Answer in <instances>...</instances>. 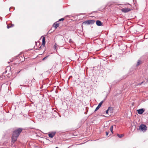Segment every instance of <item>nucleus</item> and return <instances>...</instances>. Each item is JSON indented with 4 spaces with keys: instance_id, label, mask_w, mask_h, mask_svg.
Instances as JSON below:
<instances>
[{
    "instance_id": "26",
    "label": "nucleus",
    "mask_w": 148,
    "mask_h": 148,
    "mask_svg": "<svg viewBox=\"0 0 148 148\" xmlns=\"http://www.w3.org/2000/svg\"><path fill=\"white\" fill-rule=\"evenodd\" d=\"M21 70L19 71H18V73H19L20 71H21Z\"/></svg>"
},
{
    "instance_id": "12",
    "label": "nucleus",
    "mask_w": 148,
    "mask_h": 148,
    "mask_svg": "<svg viewBox=\"0 0 148 148\" xmlns=\"http://www.w3.org/2000/svg\"><path fill=\"white\" fill-rule=\"evenodd\" d=\"M90 24H93L95 22V21L92 20H89Z\"/></svg>"
},
{
    "instance_id": "16",
    "label": "nucleus",
    "mask_w": 148,
    "mask_h": 148,
    "mask_svg": "<svg viewBox=\"0 0 148 148\" xmlns=\"http://www.w3.org/2000/svg\"><path fill=\"white\" fill-rule=\"evenodd\" d=\"M113 126L112 125L110 127V130L112 133H113Z\"/></svg>"
},
{
    "instance_id": "22",
    "label": "nucleus",
    "mask_w": 148,
    "mask_h": 148,
    "mask_svg": "<svg viewBox=\"0 0 148 148\" xmlns=\"http://www.w3.org/2000/svg\"><path fill=\"white\" fill-rule=\"evenodd\" d=\"M143 81L142 82H141V83L139 84H138L139 85H141V84H142L143 83Z\"/></svg>"
},
{
    "instance_id": "24",
    "label": "nucleus",
    "mask_w": 148,
    "mask_h": 148,
    "mask_svg": "<svg viewBox=\"0 0 148 148\" xmlns=\"http://www.w3.org/2000/svg\"><path fill=\"white\" fill-rule=\"evenodd\" d=\"M7 72V71H5V72H4L3 73H6Z\"/></svg>"
},
{
    "instance_id": "5",
    "label": "nucleus",
    "mask_w": 148,
    "mask_h": 148,
    "mask_svg": "<svg viewBox=\"0 0 148 148\" xmlns=\"http://www.w3.org/2000/svg\"><path fill=\"white\" fill-rule=\"evenodd\" d=\"M103 101H101L98 104L97 107H96V108L95 109V111H96L99 108L101 107V106L102 104L103 103Z\"/></svg>"
},
{
    "instance_id": "10",
    "label": "nucleus",
    "mask_w": 148,
    "mask_h": 148,
    "mask_svg": "<svg viewBox=\"0 0 148 148\" xmlns=\"http://www.w3.org/2000/svg\"><path fill=\"white\" fill-rule=\"evenodd\" d=\"M59 24H57V22H55L53 24V26L55 27V29L59 26Z\"/></svg>"
},
{
    "instance_id": "28",
    "label": "nucleus",
    "mask_w": 148,
    "mask_h": 148,
    "mask_svg": "<svg viewBox=\"0 0 148 148\" xmlns=\"http://www.w3.org/2000/svg\"><path fill=\"white\" fill-rule=\"evenodd\" d=\"M55 148H58V147H56Z\"/></svg>"
},
{
    "instance_id": "13",
    "label": "nucleus",
    "mask_w": 148,
    "mask_h": 148,
    "mask_svg": "<svg viewBox=\"0 0 148 148\" xmlns=\"http://www.w3.org/2000/svg\"><path fill=\"white\" fill-rule=\"evenodd\" d=\"M58 46V45L56 44H55V45L53 46L54 49L56 50V52H57V49L56 48Z\"/></svg>"
},
{
    "instance_id": "9",
    "label": "nucleus",
    "mask_w": 148,
    "mask_h": 148,
    "mask_svg": "<svg viewBox=\"0 0 148 148\" xmlns=\"http://www.w3.org/2000/svg\"><path fill=\"white\" fill-rule=\"evenodd\" d=\"M45 37H43L42 39V44L43 47H44L45 44Z\"/></svg>"
},
{
    "instance_id": "14",
    "label": "nucleus",
    "mask_w": 148,
    "mask_h": 148,
    "mask_svg": "<svg viewBox=\"0 0 148 148\" xmlns=\"http://www.w3.org/2000/svg\"><path fill=\"white\" fill-rule=\"evenodd\" d=\"M117 136L119 138H121L123 136V135L122 134H121L120 135L119 134H117Z\"/></svg>"
},
{
    "instance_id": "25",
    "label": "nucleus",
    "mask_w": 148,
    "mask_h": 148,
    "mask_svg": "<svg viewBox=\"0 0 148 148\" xmlns=\"http://www.w3.org/2000/svg\"><path fill=\"white\" fill-rule=\"evenodd\" d=\"M11 26H12V27H13L14 26V24H12V25Z\"/></svg>"
},
{
    "instance_id": "18",
    "label": "nucleus",
    "mask_w": 148,
    "mask_h": 148,
    "mask_svg": "<svg viewBox=\"0 0 148 148\" xmlns=\"http://www.w3.org/2000/svg\"><path fill=\"white\" fill-rule=\"evenodd\" d=\"M49 56H46L45 57V58H43L42 60H45V59H46V58H47Z\"/></svg>"
},
{
    "instance_id": "27",
    "label": "nucleus",
    "mask_w": 148,
    "mask_h": 148,
    "mask_svg": "<svg viewBox=\"0 0 148 148\" xmlns=\"http://www.w3.org/2000/svg\"><path fill=\"white\" fill-rule=\"evenodd\" d=\"M39 48L40 49H41V46L39 47Z\"/></svg>"
},
{
    "instance_id": "21",
    "label": "nucleus",
    "mask_w": 148,
    "mask_h": 148,
    "mask_svg": "<svg viewBox=\"0 0 148 148\" xmlns=\"http://www.w3.org/2000/svg\"><path fill=\"white\" fill-rule=\"evenodd\" d=\"M106 135L108 136V134L109 132H106Z\"/></svg>"
},
{
    "instance_id": "15",
    "label": "nucleus",
    "mask_w": 148,
    "mask_h": 148,
    "mask_svg": "<svg viewBox=\"0 0 148 148\" xmlns=\"http://www.w3.org/2000/svg\"><path fill=\"white\" fill-rule=\"evenodd\" d=\"M140 62H141V61L139 60H138V61L137 64H136V66H138L139 65V64H140Z\"/></svg>"
},
{
    "instance_id": "6",
    "label": "nucleus",
    "mask_w": 148,
    "mask_h": 148,
    "mask_svg": "<svg viewBox=\"0 0 148 148\" xmlns=\"http://www.w3.org/2000/svg\"><path fill=\"white\" fill-rule=\"evenodd\" d=\"M96 24L97 26H102V22L99 20H97L96 21Z\"/></svg>"
},
{
    "instance_id": "29",
    "label": "nucleus",
    "mask_w": 148,
    "mask_h": 148,
    "mask_svg": "<svg viewBox=\"0 0 148 148\" xmlns=\"http://www.w3.org/2000/svg\"><path fill=\"white\" fill-rule=\"evenodd\" d=\"M71 39H70V41H71Z\"/></svg>"
},
{
    "instance_id": "7",
    "label": "nucleus",
    "mask_w": 148,
    "mask_h": 148,
    "mask_svg": "<svg viewBox=\"0 0 148 148\" xmlns=\"http://www.w3.org/2000/svg\"><path fill=\"white\" fill-rule=\"evenodd\" d=\"M55 134L56 132L50 133L48 134L49 136L51 138H53L55 135Z\"/></svg>"
},
{
    "instance_id": "11",
    "label": "nucleus",
    "mask_w": 148,
    "mask_h": 148,
    "mask_svg": "<svg viewBox=\"0 0 148 148\" xmlns=\"http://www.w3.org/2000/svg\"><path fill=\"white\" fill-rule=\"evenodd\" d=\"M83 24H87L88 25L90 24V20H87V21H86L83 22Z\"/></svg>"
},
{
    "instance_id": "4",
    "label": "nucleus",
    "mask_w": 148,
    "mask_h": 148,
    "mask_svg": "<svg viewBox=\"0 0 148 148\" xmlns=\"http://www.w3.org/2000/svg\"><path fill=\"white\" fill-rule=\"evenodd\" d=\"M131 10L130 8H123L121 9V11L122 12L124 13H126L129 12Z\"/></svg>"
},
{
    "instance_id": "17",
    "label": "nucleus",
    "mask_w": 148,
    "mask_h": 148,
    "mask_svg": "<svg viewBox=\"0 0 148 148\" xmlns=\"http://www.w3.org/2000/svg\"><path fill=\"white\" fill-rule=\"evenodd\" d=\"M64 20V18H61L59 20V21H63Z\"/></svg>"
},
{
    "instance_id": "8",
    "label": "nucleus",
    "mask_w": 148,
    "mask_h": 148,
    "mask_svg": "<svg viewBox=\"0 0 148 148\" xmlns=\"http://www.w3.org/2000/svg\"><path fill=\"white\" fill-rule=\"evenodd\" d=\"M108 109H109V112L110 113L113 112V108L111 107H109L108 108Z\"/></svg>"
},
{
    "instance_id": "2",
    "label": "nucleus",
    "mask_w": 148,
    "mask_h": 148,
    "mask_svg": "<svg viewBox=\"0 0 148 148\" xmlns=\"http://www.w3.org/2000/svg\"><path fill=\"white\" fill-rule=\"evenodd\" d=\"M139 129L141 130L142 131H145L147 130V127L145 125L142 124L139 126Z\"/></svg>"
},
{
    "instance_id": "23",
    "label": "nucleus",
    "mask_w": 148,
    "mask_h": 148,
    "mask_svg": "<svg viewBox=\"0 0 148 148\" xmlns=\"http://www.w3.org/2000/svg\"><path fill=\"white\" fill-rule=\"evenodd\" d=\"M57 22V24H59V25L60 24V23H59V21H57V22Z\"/></svg>"
},
{
    "instance_id": "3",
    "label": "nucleus",
    "mask_w": 148,
    "mask_h": 148,
    "mask_svg": "<svg viewBox=\"0 0 148 148\" xmlns=\"http://www.w3.org/2000/svg\"><path fill=\"white\" fill-rule=\"evenodd\" d=\"M145 109L144 108H141L137 110V111L138 114H143L144 112Z\"/></svg>"
},
{
    "instance_id": "20",
    "label": "nucleus",
    "mask_w": 148,
    "mask_h": 148,
    "mask_svg": "<svg viewBox=\"0 0 148 148\" xmlns=\"http://www.w3.org/2000/svg\"><path fill=\"white\" fill-rule=\"evenodd\" d=\"M11 27H12V26H10L7 25V28L8 29H9V28Z\"/></svg>"
},
{
    "instance_id": "1",
    "label": "nucleus",
    "mask_w": 148,
    "mask_h": 148,
    "mask_svg": "<svg viewBox=\"0 0 148 148\" xmlns=\"http://www.w3.org/2000/svg\"><path fill=\"white\" fill-rule=\"evenodd\" d=\"M22 130L21 128H18L14 131L12 137V142L14 143L17 140V138Z\"/></svg>"
},
{
    "instance_id": "19",
    "label": "nucleus",
    "mask_w": 148,
    "mask_h": 148,
    "mask_svg": "<svg viewBox=\"0 0 148 148\" xmlns=\"http://www.w3.org/2000/svg\"><path fill=\"white\" fill-rule=\"evenodd\" d=\"M109 109H108L106 111V114H108V112H109Z\"/></svg>"
}]
</instances>
